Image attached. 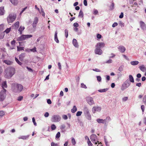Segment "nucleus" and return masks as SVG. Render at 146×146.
<instances>
[{
  "label": "nucleus",
  "mask_w": 146,
  "mask_h": 146,
  "mask_svg": "<svg viewBox=\"0 0 146 146\" xmlns=\"http://www.w3.org/2000/svg\"><path fill=\"white\" fill-rule=\"evenodd\" d=\"M139 62L136 60L132 61L130 62L131 64L133 66H135L139 64Z\"/></svg>",
  "instance_id": "obj_21"
},
{
  "label": "nucleus",
  "mask_w": 146,
  "mask_h": 146,
  "mask_svg": "<svg viewBox=\"0 0 146 146\" xmlns=\"http://www.w3.org/2000/svg\"><path fill=\"white\" fill-rule=\"evenodd\" d=\"M23 89V86L21 84L14 83L12 84V89L14 92H20L22 91Z\"/></svg>",
  "instance_id": "obj_2"
},
{
  "label": "nucleus",
  "mask_w": 146,
  "mask_h": 146,
  "mask_svg": "<svg viewBox=\"0 0 146 146\" xmlns=\"http://www.w3.org/2000/svg\"><path fill=\"white\" fill-rule=\"evenodd\" d=\"M114 3L112 2L111 3V5L110 6V10H112L114 9Z\"/></svg>",
  "instance_id": "obj_33"
},
{
  "label": "nucleus",
  "mask_w": 146,
  "mask_h": 146,
  "mask_svg": "<svg viewBox=\"0 0 146 146\" xmlns=\"http://www.w3.org/2000/svg\"><path fill=\"white\" fill-rule=\"evenodd\" d=\"M25 28L24 27L20 26L18 29V31L20 32V34L21 35L22 33V31L24 30Z\"/></svg>",
  "instance_id": "obj_24"
},
{
  "label": "nucleus",
  "mask_w": 146,
  "mask_h": 146,
  "mask_svg": "<svg viewBox=\"0 0 146 146\" xmlns=\"http://www.w3.org/2000/svg\"><path fill=\"white\" fill-rule=\"evenodd\" d=\"M90 139L92 142L94 143L95 144H97V143H99L98 141L96 142L97 137V136L95 134H92L90 137Z\"/></svg>",
  "instance_id": "obj_7"
},
{
  "label": "nucleus",
  "mask_w": 146,
  "mask_h": 146,
  "mask_svg": "<svg viewBox=\"0 0 146 146\" xmlns=\"http://www.w3.org/2000/svg\"><path fill=\"white\" fill-rule=\"evenodd\" d=\"M96 121L99 123H105L104 120L101 119H97Z\"/></svg>",
  "instance_id": "obj_27"
},
{
  "label": "nucleus",
  "mask_w": 146,
  "mask_h": 146,
  "mask_svg": "<svg viewBox=\"0 0 146 146\" xmlns=\"http://www.w3.org/2000/svg\"><path fill=\"white\" fill-rule=\"evenodd\" d=\"M77 110V108L75 106H74L72 109H71V111L72 113H74Z\"/></svg>",
  "instance_id": "obj_32"
},
{
  "label": "nucleus",
  "mask_w": 146,
  "mask_h": 146,
  "mask_svg": "<svg viewBox=\"0 0 146 146\" xmlns=\"http://www.w3.org/2000/svg\"><path fill=\"white\" fill-rule=\"evenodd\" d=\"M5 13V10H4V7H0V15H3Z\"/></svg>",
  "instance_id": "obj_19"
},
{
  "label": "nucleus",
  "mask_w": 146,
  "mask_h": 146,
  "mask_svg": "<svg viewBox=\"0 0 146 146\" xmlns=\"http://www.w3.org/2000/svg\"><path fill=\"white\" fill-rule=\"evenodd\" d=\"M29 135L26 136H22L20 137H19L18 138L19 139H22L24 140L27 139L29 137Z\"/></svg>",
  "instance_id": "obj_23"
},
{
  "label": "nucleus",
  "mask_w": 146,
  "mask_h": 146,
  "mask_svg": "<svg viewBox=\"0 0 146 146\" xmlns=\"http://www.w3.org/2000/svg\"><path fill=\"white\" fill-rule=\"evenodd\" d=\"M72 43L74 46L75 47H78V43L77 42V40L75 39H73L72 41Z\"/></svg>",
  "instance_id": "obj_16"
},
{
  "label": "nucleus",
  "mask_w": 146,
  "mask_h": 146,
  "mask_svg": "<svg viewBox=\"0 0 146 146\" xmlns=\"http://www.w3.org/2000/svg\"><path fill=\"white\" fill-rule=\"evenodd\" d=\"M123 17V12H121L120 15L119 16V18L120 19L122 18Z\"/></svg>",
  "instance_id": "obj_61"
},
{
  "label": "nucleus",
  "mask_w": 146,
  "mask_h": 146,
  "mask_svg": "<svg viewBox=\"0 0 146 146\" xmlns=\"http://www.w3.org/2000/svg\"><path fill=\"white\" fill-rule=\"evenodd\" d=\"M124 67L123 65L121 66L119 68L118 70L120 72L122 71L123 70Z\"/></svg>",
  "instance_id": "obj_43"
},
{
  "label": "nucleus",
  "mask_w": 146,
  "mask_h": 146,
  "mask_svg": "<svg viewBox=\"0 0 146 146\" xmlns=\"http://www.w3.org/2000/svg\"><path fill=\"white\" fill-rule=\"evenodd\" d=\"M38 19L37 17H35L33 23L32 24V25L34 28L36 27V25L38 23Z\"/></svg>",
  "instance_id": "obj_10"
},
{
  "label": "nucleus",
  "mask_w": 146,
  "mask_h": 146,
  "mask_svg": "<svg viewBox=\"0 0 146 146\" xmlns=\"http://www.w3.org/2000/svg\"><path fill=\"white\" fill-rule=\"evenodd\" d=\"M15 41L14 40H13L11 42V44L12 45H15Z\"/></svg>",
  "instance_id": "obj_64"
},
{
  "label": "nucleus",
  "mask_w": 146,
  "mask_h": 146,
  "mask_svg": "<svg viewBox=\"0 0 146 146\" xmlns=\"http://www.w3.org/2000/svg\"><path fill=\"white\" fill-rule=\"evenodd\" d=\"M97 80L98 82H100L102 80V78L100 76H97Z\"/></svg>",
  "instance_id": "obj_51"
},
{
  "label": "nucleus",
  "mask_w": 146,
  "mask_h": 146,
  "mask_svg": "<svg viewBox=\"0 0 146 146\" xmlns=\"http://www.w3.org/2000/svg\"><path fill=\"white\" fill-rule=\"evenodd\" d=\"M15 69L14 68H7L5 70V77L8 78H10L15 74Z\"/></svg>",
  "instance_id": "obj_1"
},
{
  "label": "nucleus",
  "mask_w": 146,
  "mask_h": 146,
  "mask_svg": "<svg viewBox=\"0 0 146 146\" xmlns=\"http://www.w3.org/2000/svg\"><path fill=\"white\" fill-rule=\"evenodd\" d=\"M32 121L34 123V124L36 126V123L35 122V119L34 117H33L32 118Z\"/></svg>",
  "instance_id": "obj_55"
},
{
  "label": "nucleus",
  "mask_w": 146,
  "mask_h": 146,
  "mask_svg": "<svg viewBox=\"0 0 146 146\" xmlns=\"http://www.w3.org/2000/svg\"><path fill=\"white\" fill-rule=\"evenodd\" d=\"M87 143L88 146H92V144L91 143V142L90 141V140H89V141H88Z\"/></svg>",
  "instance_id": "obj_54"
},
{
  "label": "nucleus",
  "mask_w": 146,
  "mask_h": 146,
  "mask_svg": "<svg viewBox=\"0 0 146 146\" xmlns=\"http://www.w3.org/2000/svg\"><path fill=\"white\" fill-rule=\"evenodd\" d=\"M83 111L84 115L88 114V113H90L88 108L86 106L83 109Z\"/></svg>",
  "instance_id": "obj_18"
},
{
  "label": "nucleus",
  "mask_w": 146,
  "mask_h": 146,
  "mask_svg": "<svg viewBox=\"0 0 146 146\" xmlns=\"http://www.w3.org/2000/svg\"><path fill=\"white\" fill-rule=\"evenodd\" d=\"M143 103L146 105V95H145L143 98Z\"/></svg>",
  "instance_id": "obj_44"
},
{
  "label": "nucleus",
  "mask_w": 146,
  "mask_h": 146,
  "mask_svg": "<svg viewBox=\"0 0 146 146\" xmlns=\"http://www.w3.org/2000/svg\"><path fill=\"white\" fill-rule=\"evenodd\" d=\"M55 42L57 43H59V41L57 37V33L55 32Z\"/></svg>",
  "instance_id": "obj_45"
},
{
  "label": "nucleus",
  "mask_w": 146,
  "mask_h": 146,
  "mask_svg": "<svg viewBox=\"0 0 146 146\" xmlns=\"http://www.w3.org/2000/svg\"><path fill=\"white\" fill-rule=\"evenodd\" d=\"M4 62L8 65H11L13 63V62H11L10 60H4Z\"/></svg>",
  "instance_id": "obj_30"
},
{
  "label": "nucleus",
  "mask_w": 146,
  "mask_h": 146,
  "mask_svg": "<svg viewBox=\"0 0 146 146\" xmlns=\"http://www.w3.org/2000/svg\"><path fill=\"white\" fill-rule=\"evenodd\" d=\"M82 113V112L81 111H78L77 112L76 114V116H79L81 115Z\"/></svg>",
  "instance_id": "obj_46"
},
{
  "label": "nucleus",
  "mask_w": 146,
  "mask_h": 146,
  "mask_svg": "<svg viewBox=\"0 0 146 146\" xmlns=\"http://www.w3.org/2000/svg\"><path fill=\"white\" fill-rule=\"evenodd\" d=\"M72 143L73 145H75L76 143V142L74 139L73 138L72 139Z\"/></svg>",
  "instance_id": "obj_47"
},
{
  "label": "nucleus",
  "mask_w": 146,
  "mask_h": 146,
  "mask_svg": "<svg viewBox=\"0 0 146 146\" xmlns=\"http://www.w3.org/2000/svg\"><path fill=\"white\" fill-rule=\"evenodd\" d=\"M4 25L3 24L0 25V30L3 31L4 29Z\"/></svg>",
  "instance_id": "obj_50"
},
{
  "label": "nucleus",
  "mask_w": 146,
  "mask_h": 146,
  "mask_svg": "<svg viewBox=\"0 0 146 146\" xmlns=\"http://www.w3.org/2000/svg\"><path fill=\"white\" fill-rule=\"evenodd\" d=\"M25 56V54L24 53H22L19 56V58L20 60H22L23 58Z\"/></svg>",
  "instance_id": "obj_34"
},
{
  "label": "nucleus",
  "mask_w": 146,
  "mask_h": 146,
  "mask_svg": "<svg viewBox=\"0 0 146 146\" xmlns=\"http://www.w3.org/2000/svg\"><path fill=\"white\" fill-rule=\"evenodd\" d=\"M60 136V133L59 132H58L56 135L55 136V137L56 139H58L59 138Z\"/></svg>",
  "instance_id": "obj_41"
},
{
  "label": "nucleus",
  "mask_w": 146,
  "mask_h": 146,
  "mask_svg": "<svg viewBox=\"0 0 146 146\" xmlns=\"http://www.w3.org/2000/svg\"><path fill=\"white\" fill-rule=\"evenodd\" d=\"M23 97L22 96H19V97H18L17 100L18 101H21L23 100Z\"/></svg>",
  "instance_id": "obj_62"
},
{
  "label": "nucleus",
  "mask_w": 146,
  "mask_h": 146,
  "mask_svg": "<svg viewBox=\"0 0 146 146\" xmlns=\"http://www.w3.org/2000/svg\"><path fill=\"white\" fill-rule=\"evenodd\" d=\"M11 3L13 5H17L18 3V1L17 0H9Z\"/></svg>",
  "instance_id": "obj_25"
},
{
  "label": "nucleus",
  "mask_w": 146,
  "mask_h": 146,
  "mask_svg": "<svg viewBox=\"0 0 146 146\" xmlns=\"http://www.w3.org/2000/svg\"><path fill=\"white\" fill-rule=\"evenodd\" d=\"M73 26L75 27H78L79 24L77 23H75L73 24Z\"/></svg>",
  "instance_id": "obj_60"
},
{
  "label": "nucleus",
  "mask_w": 146,
  "mask_h": 146,
  "mask_svg": "<svg viewBox=\"0 0 146 146\" xmlns=\"http://www.w3.org/2000/svg\"><path fill=\"white\" fill-rule=\"evenodd\" d=\"M140 26L141 29L143 30H146V26L145 23L142 21L140 22Z\"/></svg>",
  "instance_id": "obj_11"
},
{
  "label": "nucleus",
  "mask_w": 146,
  "mask_h": 146,
  "mask_svg": "<svg viewBox=\"0 0 146 146\" xmlns=\"http://www.w3.org/2000/svg\"><path fill=\"white\" fill-rule=\"evenodd\" d=\"M61 117L58 115H55V122H58L61 119Z\"/></svg>",
  "instance_id": "obj_29"
},
{
  "label": "nucleus",
  "mask_w": 146,
  "mask_h": 146,
  "mask_svg": "<svg viewBox=\"0 0 146 146\" xmlns=\"http://www.w3.org/2000/svg\"><path fill=\"white\" fill-rule=\"evenodd\" d=\"M128 98L127 97H125L122 98V101H125L127 100Z\"/></svg>",
  "instance_id": "obj_57"
},
{
  "label": "nucleus",
  "mask_w": 146,
  "mask_h": 146,
  "mask_svg": "<svg viewBox=\"0 0 146 146\" xmlns=\"http://www.w3.org/2000/svg\"><path fill=\"white\" fill-rule=\"evenodd\" d=\"M7 90L6 89H3L0 92V101H3L6 98V92Z\"/></svg>",
  "instance_id": "obj_6"
},
{
  "label": "nucleus",
  "mask_w": 146,
  "mask_h": 146,
  "mask_svg": "<svg viewBox=\"0 0 146 146\" xmlns=\"http://www.w3.org/2000/svg\"><path fill=\"white\" fill-rule=\"evenodd\" d=\"M65 35L66 37L67 38L68 36V32L67 29H65L64 31Z\"/></svg>",
  "instance_id": "obj_42"
},
{
  "label": "nucleus",
  "mask_w": 146,
  "mask_h": 146,
  "mask_svg": "<svg viewBox=\"0 0 146 146\" xmlns=\"http://www.w3.org/2000/svg\"><path fill=\"white\" fill-rule=\"evenodd\" d=\"M11 28H7L5 30V31L3 32V33H4L5 32L7 34L10 32V31H11Z\"/></svg>",
  "instance_id": "obj_40"
},
{
  "label": "nucleus",
  "mask_w": 146,
  "mask_h": 146,
  "mask_svg": "<svg viewBox=\"0 0 146 146\" xmlns=\"http://www.w3.org/2000/svg\"><path fill=\"white\" fill-rule=\"evenodd\" d=\"M118 25V24L116 22L114 23L112 25V27H114L117 26Z\"/></svg>",
  "instance_id": "obj_58"
},
{
  "label": "nucleus",
  "mask_w": 146,
  "mask_h": 146,
  "mask_svg": "<svg viewBox=\"0 0 146 146\" xmlns=\"http://www.w3.org/2000/svg\"><path fill=\"white\" fill-rule=\"evenodd\" d=\"M17 50L18 51H20L21 50H24V47H19V46H17Z\"/></svg>",
  "instance_id": "obj_37"
},
{
  "label": "nucleus",
  "mask_w": 146,
  "mask_h": 146,
  "mask_svg": "<svg viewBox=\"0 0 146 146\" xmlns=\"http://www.w3.org/2000/svg\"><path fill=\"white\" fill-rule=\"evenodd\" d=\"M81 87L82 88H85V89H86L87 88V87L86 86V85L84 84V83H82L81 84Z\"/></svg>",
  "instance_id": "obj_48"
},
{
  "label": "nucleus",
  "mask_w": 146,
  "mask_h": 146,
  "mask_svg": "<svg viewBox=\"0 0 146 146\" xmlns=\"http://www.w3.org/2000/svg\"><path fill=\"white\" fill-rule=\"evenodd\" d=\"M129 82H130L133 83L134 82V80L133 78L132 75H130L129 76Z\"/></svg>",
  "instance_id": "obj_22"
},
{
  "label": "nucleus",
  "mask_w": 146,
  "mask_h": 146,
  "mask_svg": "<svg viewBox=\"0 0 146 146\" xmlns=\"http://www.w3.org/2000/svg\"><path fill=\"white\" fill-rule=\"evenodd\" d=\"M105 121V124L106 123H108L111 120V119L110 117L108 116L106 117V119H104Z\"/></svg>",
  "instance_id": "obj_26"
},
{
  "label": "nucleus",
  "mask_w": 146,
  "mask_h": 146,
  "mask_svg": "<svg viewBox=\"0 0 146 146\" xmlns=\"http://www.w3.org/2000/svg\"><path fill=\"white\" fill-rule=\"evenodd\" d=\"M1 87L3 89V90L5 89V88H6L7 87L6 81H4L1 84Z\"/></svg>",
  "instance_id": "obj_17"
},
{
  "label": "nucleus",
  "mask_w": 146,
  "mask_h": 146,
  "mask_svg": "<svg viewBox=\"0 0 146 146\" xmlns=\"http://www.w3.org/2000/svg\"><path fill=\"white\" fill-rule=\"evenodd\" d=\"M104 43L103 42H101L98 43L96 46V48H100L104 47Z\"/></svg>",
  "instance_id": "obj_12"
},
{
  "label": "nucleus",
  "mask_w": 146,
  "mask_h": 146,
  "mask_svg": "<svg viewBox=\"0 0 146 146\" xmlns=\"http://www.w3.org/2000/svg\"><path fill=\"white\" fill-rule=\"evenodd\" d=\"M131 84V83L129 82L128 79L127 80L124 82L122 84L121 89L122 91H124L126 89L128 88Z\"/></svg>",
  "instance_id": "obj_4"
},
{
  "label": "nucleus",
  "mask_w": 146,
  "mask_h": 146,
  "mask_svg": "<svg viewBox=\"0 0 146 146\" xmlns=\"http://www.w3.org/2000/svg\"><path fill=\"white\" fill-rule=\"evenodd\" d=\"M101 110V108L99 106H94L92 109V111L93 113H95L96 111H100Z\"/></svg>",
  "instance_id": "obj_9"
},
{
  "label": "nucleus",
  "mask_w": 146,
  "mask_h": 146,
  "mask_svg": "<svg viewBox=\"0 0 146 146\" xmlns=\"http://www.w3.org/2000/svg\"><path fill=\"white\" fill-rule=\"evenodd\" d=\"M16 14L14 13L9 14L7 18V20L8 23H12L16 19Z\"/></svg>",
  "instance_id": "obj_3"
},
{
  "label": "nucleus",
  "mask_w": 146,
  "mask_h": 146,
  "mask_svg": "<svg viewBox=\"0 0 146 146\" xmlns=\"http://www.w3.org/2000/svg\"><path fill=\"white\" fill-rule=\"evenodd\" d=\"M66 127V126L64 124L61 125L60 127V129L61 130L62 132H64L66 130L65 129Z\"/></svg>",
  "instance_id": "obj_15"
},
{
  "label": "nucleus",
  "mask_w": 146,
  "mask_h": 146,
  "mask_svg": "<svg viewBox=\"0 0 146 146\" xmlns=\"http://www.w3.org/2000/svg\"><path fill=\"white\" fill-rule=\"evenodd\" d=\"M84 16V14L82 11L80 10L79 13L78 17H79L82 18Z\"/></svg>",
  "instance_id": "obj_31"
},
{
  "label": "nucleus",
  "mask_w": 146,
  "mask_h": 146,
  "mask_svg": "<svg viewBox=\"0 0 146 146\" xmlns=\"http://www.w3.org/2000/svg\"><path fill=\"white\" fill-rule=\"evenodd\" d=\"M19 23L18 21L16 22L14 24V26L15 28L16 29H17L19 27Z\"/></svg>",
  "instance_id": "obj_35"
},
{
  "label": "nucleus",
  "mask_w": 146,
  "mask_h": 146,
  "mask_svg": "<svg viewBox=\"0 0 146 146\" xmlns=\"http://www.w3.org/2000/svg\"><path fill=\"white\" fill-rule=\"evenodd\" d=\"M39 12H40V13L41 14L42 13V16L44 17L45 13L44 12L42 8V9H41V12L40 11Z\"/></svg>",
  "instance_id": "obj_52"
},
{
  "label": "nucleus",
  "mask_w": 146,
  "mask_h": 146,
  "mask_svg": "<svg viewBox=\"0 0 146 146\" xmlns=\"http://www.w3.org/2000/svg\"><path fill=\"white\" fill-rule=\"evenodd\" d=\"M87 103L90 106H92L94 104L93 99L91 97H88L86 98Z\"/></svg>",
  "instance_id": "obj_8"
},
{
  "label": "nucleus",
  "mask_w": 146,
  "mask_h": 146,
  "mask_svg": "<svg viewBox=\"0 0 146 146\" xmlns=\"http://www.w3.org/2000/svg\"><path fill=\"white\" fill-rule=\"evenodd\" d=\"M95 52L96 54L101 55L102 53V50L100 48H96L95 50Z\"/></svg>",
  "instance_id": "obj_13"
},
{
  "label": "nucleus",
  "mask_w": 146,
  "mask_h": 146,
  "mask_svg": "<svg viewBox=\"0 0 146 146\" xmlns=\"http://www.w3.org/2000/svg\"><path fill=\"white\" fill-rule=\"evenodd\" d=\"M62 118L65 120H66L68 119V116L66 115H62Z\"/></svg>",
  "instance_id": "obj_56"
},
{
  "label": "nucleus",
  "mask_w": 146,
  "mask_h": 146,
  "mask_svg": "<svg viewBox=\"0 0 146 146\" xmlns=\"http://www.w3.org/2000/svg\"><path fill=\"white\" fill-rule=\"evenodd\" d=\"M5 35V33H4L3 32L0 33V39H3Z\"/></svg>",
  "instance_id": "obj_38"
},
{
  "label": "nucleus",
  "mask_w": 146,
  "mask_h": 146,
  "mask_svg": "<svg viewBox=\"0 0 146 146\" xmlns=\"http://www.w3.org/2000/svg\"><path fill=\"white\" fill-rule=\"evenodd\" d=\"M140 69L142 72H144L146 70V68L144 65L140 66L139 67Z\"/></svg>",
  "instance_id": "obj_20"
},
{
  "label": "nucleus",
  "mask_w": 146,
  "mask_h": 146,
  "mask_svg": "<svg viewBox=\"0 0 146 146\" xmlns=\"http://www.w3.org/2000/svg\"><path fill=\"white\" fill-rule=\"evenodd\" d=\"M86 118L88 120H90L91 119V116L90 113L85 115Z\"/></svg>",
  "instance_id": "obj_36"
},
{
  "label": "nucleus",
  "mask_w": 146,
  "mask_h": 146,
  "mask_svg": "<svg viewBox=\"0 0 146 146\" xmlns=\"http://www.w3.org/2000/svg\"><path fill=\"white\" fill-rule=\"evenodd\" d=\"M108 88L101 89L98 90V91L100 92H106L108 90Z\"/></svg>",
  "instance_id": "obj_28"
},
{
  "label": "nucleus",
  "mask_w": 146,
  "mask_h": 146,
  "mask_svg": "<svg viewBox=\"0 0 146 146\" xmlns=\"http://www.w3.org/2000/svg\"><path fill=\"white\" fill-rule=\"evenodd\" d=\"M33 36L31 35H22L21 36L17 38V40L18 41L24 40L28 38L32 37Z\"/></svg>",
  "instance_id": "obj_5"
},
{
  "label": "nucleus",
  "mask_w": 146,
  "mask_h": 146,
  "mask_svg": "<svg viewBox=\"0 0 146 146\" xmlns=\"http://www.w3.org/2000/svg\"><path fill=\"white\" fill-rule=\"evenodd\" d=\"M92 70H93L94 71L97 72H101V70L100 69H98V68H95L94 69H93Z\"/></svg>",
  "instance_id": "obj_63"
},
{
  "label": "nucleus",
  "mask_w": 146,
  "mask_h": 146,
  "mask_svg": "<svg viewBox=\"0 0 146 146\" xmlns=\"http://www.w3.org/2000/svg\"><path fill=\"white\" fill-rule=\"evenodd\" d=\"M5 112L3 111H0V117H3L5 115Z\"/></svg>",
  "instance_id": "obj_39"
},
{
  "label": "nucleus",
  "mask_w": 146,
  "mask_h": 146,
  "mask_svg": "<svg viewBox=\"0 0 146 146\" xmlns=\"http://www.w3.org/2000/svg\"><path fill=\"white\" fill-rule=\"evenodd\" d=\"M58 69L60 70L61 69V65L60 63L58 62Z\"/></svg>",
  "instance_id": "obj_59"
},
{
  "label": "nucleus",
  "mask_w": 146,
  "mask_h": 146,
  "mask_svg": "<svg viewBox=\"0 0 146 146\" xmlns=\"http://www.w3.org/2000/svg\"><path fill=\"white\" fill-rule=\"evenodd\" d=\"M30 52H36V47H35L33 48L30 49Z\"/></svg>",
  "instance_id": "obj_49"
},
{
  "label": "nucleus",
  "mask_w": 146,
  "mask_h": 146,
  "mask_svg": "<svg viewBox=\"0 0 146 146\" xmlns=\"http://www.w3.org/2000/svg\"><path fill=\"white\" fill-rule=\"evenodd\" d=\"M117 48L119 50V51L121 53L124 52L125 50V48L123 46H120Z\"/></svg>",
  "instance_id": "obj_14"
},
{
  "label": "nucleus",
  "mask_w": 146,
  "mask_h": 146,
  "mask_svg": "<svg viewBox=\"0 0 146 146\" xmlns=\"http://www.w3.org/2000/svg\"><path fill=\"white\" fill-rule=\"evenodd\" d=\"M98 13V11L97 9H94V10L93 14L95 15L97 14Z\"/></svg>",
  "instance_id": "obj_53"
}]
</instances>
